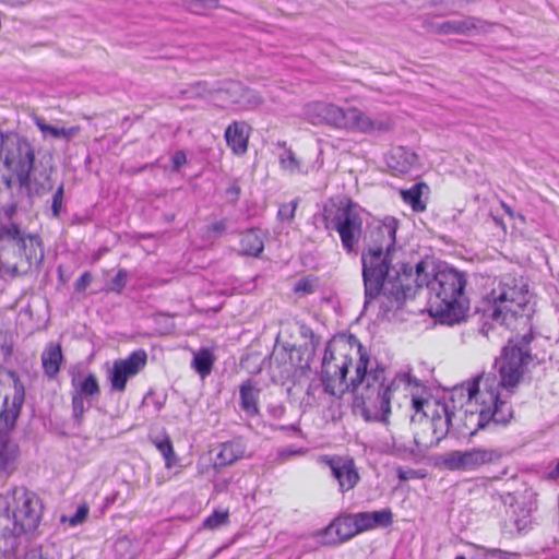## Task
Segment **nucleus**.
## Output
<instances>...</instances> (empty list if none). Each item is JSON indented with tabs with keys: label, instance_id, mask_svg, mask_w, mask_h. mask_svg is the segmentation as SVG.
Instances as JSON below:
<instances>
[{
	"label": "nucleus",
	"instance_id": "412c9836",
	"mask_svg": "<svg viewBox=\"0 0 559 559\" xmlns=\"http://www.w3.org/2000/svg\"><path fill=\"white\" fill-rule=\"evenodd\" d=\"M15 392L12 399L11 405H8V399L4 400V407L0 413V419L4 424L5 429H1L0 431H10L15 427L16 419L20 416L23 403L25 391L22 384L15 383L14 385Z\"/></svg>",
	"mask_w": 559,
	"mask_h": 559
},
{
	"label": "nucleus",
	"instance_id": "393cba45",
	"mask_svg": "<svg viewBox=\"0 0 559 559\" xmlns=\"http://www.w3.org/2000/svg\"><path fill=\"white\" fill-rule=\"evenodd\" d=\"M63 360L61 346L59 344L49 343L41 354V365L45 374L49 379H53L59 370Z\"/></svg>",
	"mask_w": 559,
	"mask_h": 559
},
{
	"label": "nucleus",
	"instance_id": "423d86ee",
	"mask_svg": "<svg viewBox=\"0 0 559 559\" xmlns=\"http://www.w3.org/2000/svg\"><path fill=\"white\" fill-rule=\"evenodd\" d=\"M43 510L39 496L25 487H15L1 493V534L4 537H19L35 532L40 523Z\"/></svg>",
	"mask_w": 559,
	"mask_h": 559
},
{
	"label": "nucleus",
	"instance_id": "4468645a",
	"mask_svg": "<svg viewBox=\"0 0 559 559\" xmlns=\"http://www.w3.org/2000/svg\"><path fill=\"white\" fill-rule=\"evenodd\" d=\"M146 360L147 355L143 349L133 352L126 359L116 360L109 373L111 389L123 392L128 379L138 374L145 367Z\"/></svg>",
	"mask_w": 559,
	"mask_h": 559
},
{
	"label": "nucleus",
	"instance_id": "6e6552de",
	"mask_svg": "<svg viewBox=\"0 0 559 559\" xmlns=\"http://www.w3.org/2000/svg\"><path fill=\"white\" fill-rule=\"evenodd\" d=\"M533 340L531 333H526L514 340H510L504 346L502 356L497 359L500 380L496 378V392L499 388L515 386L524 374V367L532 361L530 344Z\"/></svg>",
	"mask_w": 559,
	"mask_h": 559
},
{
	"label": "nucleus",
	"instance_id": "2eb2a0df",
	"mask_svg": "<svg viewBox=\"0 0 559 559\" xmlns=\"http://www.w3.org/2000/svg\"><path fill=\"white\" fill-rule=\"evenodd\" d=\"M225 94V99L236 105L240 110H251L262 104L261 96L253 90L246 87L240 82L230 81L218 90Z\"/></svg>",
	"mask_w": 559,
	"mask_h": 559
},
{
	"label": "nucleus",
	"instance_id": "f8f14e48",
	"mask_svg": "<svg viewBox=\"0 0 559 559\" xmlns=\"http://www.w3.org/2000/svg\"><path fill=\"white\" fill-rule=\"evenodd\" d=\"M502 452L493 448H473L466 451H452L443 457V465L449 471L472 472L484 465L500 462Z\"/></svg>",
	"mask_w": 559,
	"mask_h": 559
},
{
	"label": "nucleus",
	"instance_id": "f3484780",
	"mask_svg": "<svg viewBox=\"0 0 559 559\" xmlns=\"http://www.w3.org/2000/svg\"><path fill=\"white\" fill-rule=\"evenodd\" d=\"M52 171V167L37 169L34 166L33 170L29 173V181L27 185L23 187L14 186V189H16L20 194H25L27 198H31L33 193L45 194L53 188L51 179Z\"/></svg>",
	"mask_w": 559,
	"mask_h": 559
},
{
	"label": "nucleus",
	"instance_id": "0eeeda50",
	"mask_svg": "<svg viewBox=\"0 0 559 559\" xmlns=\"http://www.w3.org/2000/svg\"><path fill=\"white\" fill-rule=\"evenodd\" d=\"M485 313L493 322L509 326L522 317L528 304L527 286L521 278L502 276L486 296Z\"/></svg>",
	"mask_w": 559,
	"mask_h": 559
},
{
	"label": "nucleus",
	"instance_id": "f704fd0d",
	"mask_svg": "<svg viewBox=\"0 0 559 559\" xmlns=\"http://www.w3.org/2000/svg\"><path fill=\"white\" fill-rule=\"evenodd\" d=\"M297 330L300 336L305 340L302 344L305 346L304 354L309 357H313L317 347L320 344V337L317 336L313 330L305 323H297Z\"/></svg>",
	"mask_w": 559,
	"mask_h": 559
},
{
	"label": "nucleus",
	"instance_id": "39448f33",
	"mask_svg": "<svg viewBox=\"0 0 559 559\" xmlns=\"http://www.w3.org/2000/svg\"><path fill=\"white\" fill-rule=\"evenodd\" d=\"M43 260L44 248L38 235L21 227L4 226L0 233V271L4 275H26L37 271Z\"/></svg>",
	"mask_w": 559,
	"mask_h": 559
},
{
	"label": "nucleus",
	"instance_id": "603ef678",
	"mask_svg": "<svg viewBox=\"0 0 559 559\" xmlns=\"http://www.w3.org/2000/svg\"><path fill=\"white\" fill-rule=\"evenodd\" d=\"M186 155L182 152H177L173 157L174 166L176 169L180 168L186 163Z\"/></svg>",
	"mask_w": 559,
	"mask_h": 559
},
{
	"label": "nucleus",
	"instance_id": "72a5a7b5",
	"mask_svg": "<svg viewBox=\"0 0 559 559\" xmlns=\"http://www.w3.org/2000/svg\"><path fill=\"white\" fill-rule=\"evenodd\" d=\"M35 124L45 135H50L55 139L63 138L66 140H69L79 131V128L76 127L66 129L50 126L46 123L44 119L38 117L35 118Z\"/></svg>",
	"mask_w": 559,
	"mask_h": 559
},
{
	"label": "nucleus",
	"instance_id": "c03bdc74",
	"mask_svg": "<svg viewBox=\"0 0 559 559\" xmlns=\"http://www.w3.org/2000/svg\"><path fill=\"white\" fill-rule=\"evenodd\" d=\"M358 534L365 531L372 530L369 518V512L352 513Z\"/></svg>",
	"mask_w": 559,
	"mask_h": 559
},
{
	"label": "nucleus",
	"instance_id": "6ab92c4d",
	"mask_svg": "<svg viewBox=\"0 0 559 559\" xmlns=\"http://www.w3.org/2000/svg\"><path fill=\"white\" fill-rule=\"evenodd\" d=\"M386 164L393 171L404 175L418 166V156L405 146H396L391 150Z\"/></svg>",
	"mask_w": 559,
	"mask_h": 559
},
{
	"label": "nucleus",
	"instance_id": "20e7f679",
	"mask_svg": "<svg viewBox=\"0 0 559 559\" xmlns=\"http://www.w3.org/2000/svg\"><path fill=\"white\" fill-rule=\"evenodd\" d=\"M427 264L419 262L413 271L415 294L424 285L429 292L431 314L441 323L454 325L462 322L468 310L464 297L466 280L464 274L449 266L427 272Z\"/></svg>",
	"mask_w": 559,
	"mask_h": 559
},
{
	"label": "nucleus",
	"instance_id": "3c124183",
	"mask_svg": "<svg viewBox=\"0 0 559 559\" xmlns=\"http://www.w3.org/2000/svg\"><path fill=\"white\" fill-rule=\"evenodd\" d=\"M294 290L296 293L310 294L313 290V285L311 281L307 278H301L296 283Z\"/></svg>",
	"mask_w": 559,
	"mask_h": 559
},
{
	"label": "nucleus",
	"instance_id": "5fc2aeb1",
	"mask_svg": "<svg viewBox=\"0 0 559 559\" xmlns=\"http://www.w3.org/2000/svg\"><path fill=\"white\" fill-rule=\"evenodd\" d=\"M392 445L393 448H395L397 451H405L406 450V447H402L397 443L396 439L394 436H392Z\"/></svg>",
	"mask_w": 559,
	"mask_h": 559
},
{
	"label": "nucleus",
	"instance_id": "49530a36",
	"mask_svg": "<svg viewBox=\"0 0 559 559\" xmlns=\"http://www.w3.org/2000/svg\"><path fill=\"white\" fill-rule=\"evenodd\" d=\"M215 5V0H193L189 5V10L195 14H202L205 9H210Z\"/></svg>",
	"mask_w": 559,
	"mask_h": 559
},
{
	"label": "nucleus",
	"instance_id": "9b49d317",
	"mask_svg": "<svg viewBox=\"0 0 559 559\" xmlns=\"http://www.w3.org/2000/svg\"><path fill=\"white\" fill-rule=\"evenodd\" d=\"M355 107L346 109L325 102H311L304 106L302 117L313 126H329L334 129L350 130L352 111Z\"/></svg>",
	"mask_w": 559,
	"mask_h": 559
},
{
	"label": "nucleus",
	"instance_id": "37998d69",
	"mask_svg": "<svg viewBox=\"0 0 559 559\" xmlns=\"http://www.w3.org/2000/svg\"><path fill=\"white\" fill-rule=\"evenodd\" d=\"M64 186L60 183L51 199V212L53 217H59L63 203Z\"/></svg>",
	"mask_w": 559,
	"mask_h": 559
},
{
	"label": "nucleus",
	"instance_id": "b1692460",
	"mask_svg": "<svg viewBox=\"0 0 559 559\" xmlns=\"http://www.w3.org/2000/svg\"><path fill=\"white\" fill-rule=\"evenodd\" d=\"M479 20L476 17H466L457 21H445L442 23L431 24L430 31L436 34H468L477 28Z\"/></svg>",
	"mask_w": 559,
	"mask_h": 559
},
{
	"label": "nucleus",
	"instance_id": "79ce46f5",
	"mask_svg": "<svg viewBox=\"0 0 559 559\" xmlns=\"http://www.w3.org/2000/svg\"><path fill=\"white\" fill-rule=\"evenodd\" d=\"M227 521L228 511H215L213 514L205 519L203 525L206 528L214 530L227 523Z\"/></svg>",
	"mask_w": 559,
	"mask_h": 559
},
{
	"label": "nucleus",
	"instance_id": "8fccbe9b",
	"mask_svg": "<svg viewBox=\"0 0 559 559\" xmlns=\"http://www.w3.org/2000/svg\"><path fill=\"white\" fill-rule=\"evenodd\" d=\"M241 189L238 185L234 183L229 186L225 191L227 202L235 204L238 201Z\"/></svg>",
	"mask_w": 559,
	"mask_h": 559
},
{
	"label": "nucleus",
	"instance_id": "4c0bfd02",
	"mask_svg": "<svg viewBox=\"0 0 559 559\" xmlns=\"http://www.w3.org/2000/svg\"><path fill=\"white\" fill-rule=\"evenodd\" d=\"M372 530L376 527H388L393 522V513L390 509L369 512Z\"/></svg>",
	"mask_w": 559,
	"mask_h": 559
},
{
	"label": "nucleus",
	"instance_id": "ea45409f",
	"mask_svg": "<svg viewBox=\"0 0 559 559\" xmlns=\"http://www.w3.org/2000/svg\"><path fill=\"white\" fill-rule=\"evenodd\" d=\"M88 506L83 503L81 506L78 507L75 513L69 518H67L66 515H63L61 518V521L62 522H69V524L71 526H76V525H80L82 523H84L87 519V515H88Z\"/></svg>",
	"mask_w": 559,
	"mask_h": 559
},
{
	"label": "nucleus",
	"instance_id": "f03ea898",
	"mask_svg": "<svg viewBox=\"0 0 559 559\" xmlns=\"http://www.w3.org/2000/svg\"><path fill=\"white\" fill-rule=\"evenodd\" d=\"M359 345V359L356 362L355 376L347 379L348 369L353 364L348 346H343L336 352L331 346L325 347L322 359V383L325 392L334 396H342L352 391L354 408L359 412L366 421H381L386 424L391 415V400L397 389V382L409 381V376H397L390 382H385L383 368L368 369L370 359L366 353H361Z\"/></svg>",
	"mask_w": 559,
	"mask_h": 559
},
{
	"label": "nucleus",
	"instance_id": "de8ad7c7",
	"mask_svg": "<svg viewBox=\"0 0 559 559\" xmlns=\"http://www.w3.org/2000/svg\"><path fill=\"white\" fill-rule=\"evenodd\" d=\"M413 408L416 411V413L423 412L426 417H428L427 409L433 408V404H430L427 400L420 399V397H413L412 399Z\"/></svg>",
	"mask_w": 559,
	"mask_h": 559
},
{
	"label": "nucleus",
	"instance_id": "ddd939ff",
	"mask_svg": "<svg viewBox=\"0 0 559 559\" xmlns=\"http://www.w3.org/2000/svg\"><path fill=\"white\" fill-rule=\"evenodd\" d=\"M452 413L448 404L435 403L431 409V417H426L423 423L424 428L432 432L431 438H424L419 433L414 436V442L417 447L429 448L437 445L449 432Z\"/></svg>",
	"mask_w": 559,
	"mask_h": 559
},
{
	"label": "nucleus",
	"instance_id": "4be33fe9",
	"mask_svg": "<svg viewBox=\"0 0 559 559\" xmlns=\"http://www.w3.org/2000/svg\"><path fill=\"white\" fill-rule=\"evenodd\" d=\"M261 390L252 380H247L239 388L240 407L250 417L259 415V396Z\"/></svg>",
	"mask_w": 559,
	"mask_h": 559
},
{
	"label": "nucleus",
	"instance_id": "a18cd8bd",
	"mask_svg": "<svg viewBox=\"0 0 559 559\" xmlns=\"http://www.w3.org/2000/svg\"><path fill=\"white\" fill-rule=\"evenodd\" d=\"M296 207H297V202L296 201H292L289 203L282 204L280 206L277 215L283 221L284 219L285 221H292L294 218V216H295Z\"/></svg>",
	"mask_w": 559,
	"mask_h": 559
},
{
	"label": "nucleus",
	"instance_id": "e433bc0d",
	"mask_svg": "<svg viewBox=\"0 0 559 559\" xmlns=\"http://www.w3.org/2000/svg\"><path fill=\"white\" fill-rule=\"evenodd\" d=\"M156 449L162 453L165 459L166 466L169 468L176 461V454L174 451L173 442L168 436L164 438H155L152 440Z\"/></svg>",
	"mask_w": 559,
	"mask_h": 559
},
{
	"label": "nucleus",
	"instance_id": "f257e3e1",
	"mask_svg": "<svg viewBox=\"0 0 559 559\" xmlns=\"http://www.w3.org/2000/svg\"><path fill=\"white\" fill-rule=\"evenodd\" d=\"M397 224L394 217H385L368 225L362 238L365 306L378 299L380 314L388 320L415 297L413 266L393 263Z\"/></svg>",
	"mask_w": 559,
	"mask_h": 559
},
{
	"label": "nucleus",
	"instance_id": "58836bf2",
	"mask_svg": "<svg viewBox=\"0 0 559 559\" xmlns=\"http://www.w3.org/2000/svg\"><path fill=\"white\" fill-rule=\"evenodd\" d=\"M128 282V272L120 269L117 274L109 281L108 290L120 294L126 287Z\"/></svg>",
	"mask_w": 559,
	"mask_h": 559
},
{
	"label": "nucleus",
	"instance_id": "7c9ffc66",
	"mask_svg": "<svg viewBox=\"0 0 559 559\" xmlns=\"http://www.w3.org/2000/svg\"><path fill=\"white\" fill-rule=\"evenodd\" d=\"M245 450L238 442H226L221 445L215 459V466H227L243 456Z\"/></svg>",
	"mask_w": 559,
	"mask_h": 559
},
{
	"label": "nucleus",
	"instance_id": "a211bd4d",
	"mask_svg": "<svg viewBox=\"0 0 559 559\" xmlns=\"http://www.w3.org/2000/svg\"><path fill=\"white\" fill-rule=\"evenodd\" d=\"M19 457V445L11 439L8 431H0V478L10 476Z\"/></svg>",
	"mask_w": 559,
	"mask_h": 559
},
{
	"label": "nucleus",
	"instance_id": "bb28decb",
	"mask_svg": "<svg viewBox=\"0 0 559 559\" xmlns=\"http://www.w3.org/2000/svg\"><path fill=\"white\" fill-rule=\"evenodd\" d=\"M73 393L80 396L86 397V400H93L100 393L98 380L94 373H88L84 379L81 376L74 374L71 379Z\"/></svg>",
	"mask_w": 559,
	"mask_h": 559
},
{
	"label": "nucleus",
	"instance_id": "a878e982",
	"mask_svg": "<svg viewBox=\"0 0 559 559\" xmlns=\"http://www.w3.org/2000/svg\"><path fill=\"white\" fill-rule=\"evenodd\" d=\"M335 534L337 536L336 543H343L350 539L358 534L352 514H346L335 519L326 528L325 534Z\"/></svg>",
	"mask_w": 559,
	"mask_h": 559
},
{
	"label": "nucleus",
	"instance_id": "6e6d98bb",
	"mask_svg": "<svg viewBox=\"0 0 559 559\" xmlns=\"http://www.w3.org/2000/svg\"><path fill=\"white\" fill-rule=\"evenodd\" d=\"M550 476L552 478H557L559 477V462L557 463L556 467L554 468V471L550 473Z\"/></svg>",
	"mask_w": 559,
	"mask_h": 559
},
{
	"label": "nucleus",
	"instance_id": "c756f323",
	"mask_svg": "<svg viewBox=\"0 0 559 559\" xmlns=\"http://www.w3.org/2000/svg\"><path fill=\"white\" fill-rule=\"evenodd\" d=\"M305 346L304 345H289L286 344L283 346V350L281 353H276V358L282 356V360L285 362L288 360L292 367L304 368L308 367L312 357H309L304 354Z\"/></svg>",
	"mask_w": 559,
	"mask_h": 559
},
{
	"label": "nucleus",
	"instance_id": "864d4df0",
	"mask_svg": "<svg viewBox=\"0 0 559 559\" xmlns=\"http://www.w3.org/2000/svg\"><path fill=\"white\" fill-rule=\"evenodd\" d=\"M226 227H227V223H226V221L223 219V221L212 224L211 230L216 231V233H223L226 230Z\"/></svg>",
	"mask_w": 559,
	"mask_h": 559
},
{
	"label": "nucleus",
	"instance_id": "a19ab883",
	"mask_svg": "<svg viewBox=\"0 0 559 559\" xmlns=\"http://www.w3.org/2000/svg\"><path fill=\"white\" fill-rule=\"evenodd\" d=\"M84 400H86V397L72 392V416L79 425L83 421L85 413Z\"/></svg>",
	"mask_w": 559,
	"mask_h": 559
},
{
	"label": "nucleus",
	"instance_id": "09e8293b",
	"mask_svg": "<svg viewBox=\"0 0 559 559\" xmlns=\"http://www.w3.org/2000/svg\"><path fill=\"white\" fill-rule=\"evenodd\" d=\"M92 283V274L90 272H84L74 283V288L76 292H83L86 287Z\"/></svg>",
	"mask_w": 559,
	"mask_h": 559
},
{
	"label": "nucleus",
	"instance_id": "5701e85b",
	"mask_svg": "<svg viewBox=\"0 0 559 559\" xmlns=\"http://www.w3.org/2000/svg\"><path fill=\"white\" fill-rule=\"evenodd\" d=\"M248 126L245 122H233L225 130L227 145L235 154H243L248 148Z\"/></svg>",
	"mask_w": 559,
	"mask_h": 559
},
{
	"label": "nucleus",
	"instance_id": "1a4fd4ad",
	"mask_svg": "<svg viewBox=\"0 0 559 559\" xmlns=\"http://www.w3.org/2000/svg\"><path fill=\"white\" fill-rule=\"evenodd\" d=\"M533 340L531 333H526L514 340H510L504 346L502 356L497 359L500 380L496 378V392L499 388L515 386L524 374V367L532 361L530 344Z\"/></svg>",
	"mask_w": 559,
	"mask_h": 559
},
{
	"label": "nucleus",
	"instance_id": "2f4dec72",
	"mask_svg": "<svg viewBox=\"0 0 559 559\" xmlns=\"http://www.w3.org/2000/svg\"><path fill=\"white\" fill-rule=\"evenodd\" d=\"M214 361L213 353L209 348H201L193 355L192 368L201 378H205L211 373Z\"/></svg>",
	"mask_w": 559,
	"mask_h": 559
},
{
	"label": "nucleus",
	"instance_id": "aec40b11",
	"mask_svg": "<svg viewBox=\"0 0 559 559\" xmlns=\"http://www.w3.org/2000/svg\"><path fill=\"white\" fill-rule=\"evenodd\" d=\"M352 124L350 130L359 131L362 133H371L374 131L378 132H388L392 129L393 122L391 119H382L377 118L372 119L365 115L361 110L355 107L354 111H352Z\"/></svg>",
	"mask_w": 559,
	"mask_h": 559
},
{
	"label": "nucleus",
	"instance_id": "dca6fc26",
	"mask_svg": "<svg viewBox=\"0 0 559 559\" xmlns=\"http://www.w3.org/2000/svg\"><path fill=\"white\" fill-rule=\"evenodd\" d=\"M333 477L338 483L341 492H347L360 480L359 473L353 459L335 456L326 461Z\"/></svg>",
	"mask_w": 559,
	"mask_h": 559
},
{
	"label": "nucleus",
	"instance_id": "7ed1b4c3",
	"mask_svg": "<svg viewBox=\"0 0 559 559\" xmlns=\"http://www.w3.org/2000/svg\"><path fill=\"white\" fill-rule=\"evenodd\" d=\"M496 376L480 374L453 388L452 400L465 399V408L461 418L464 433L474 436L483 429L507 426L513 412L507 402L496 392Z\"/></svg>",
	"mask_w": 559,
	"mask_h": 559
},
{
	"label": "nucleus",
	"instance_id": "9d476101",
	"mask_svg": "<svg viewBox=\"0 0 559 559\" xmlns=\"http://www.w3.org/2000/svg\"><path fill=\"white\" fill-rule=\"evenodd\" d=\"M324 219L326 228L337 231L346 253L357 252L364 231L359 206L348 201L346 204L338 206L334 213L325 214Z\"/></svg>",
	"mask_w": 559,
	"mask_h": 559
},
{
	"label": "nucleus",
	"instance_id": "bf43d9fd",
	"mask_svg": "<svg viewBox=\"0 0 559 559\" xmlns=\"http://www.w3.org/2000/svg\"><path fill=\"white\" fill-rule=\"evenodd\" d=\"M455 559H465V557H463V556H459V557H456Z\"/></svg>",
	"mask_w": 559,
	"mask_h": 559
},
{
	"label": "nucleus",
	"instance_id": "cd10ccee",
	"mask_svg": "<svg viewBox=\"0 0 559 559\" xmlns=\"http://www.w3.org/2000/svg\"><path fill=\"white\" fill-rule=\"evenodd\" d=\"M9 194L10 197V203L3 205L1 207V215H0V233H3V228L4 226H8V225H12L13 227H20L15 222H14V216L16 214V211H17V205L20 204V202L24 199V198H27L25 194H20L19 191L16 189H13L12 191H2L1 194H0V198L2 197V194Z\"/></svg>",
	"mask_w": 559,
	"mask_h": 559
},
{
	"label": "nucleus",
	"instance_id": "c9c22d12",
	"mask_svg": "<svg viewBox=\"0 0 559 559\" xmlns=\"http://www.w3.org/2000/svg\"><path fill=\"white\" fill-rule=\"evenodd\" d=\"M280 164L284 170L290 174H307L308 169H304L301 162L296 157L295 153L288 148L280 156Z\"/></svg>",
	"mask_w": 559,
	"mask_h": 559
},
{
	"label": "nucleus",
	"instance_id": "4d7b16f0",
	"mask_svg": "<svg viewBox=\"0 0 559 559\" xmlns=\"http://www.w3.org/2000/svg\"><path fill=\"white\" fill-rule=\"evenodd\" d=\"M502 207L506 211V213L510 216H513V212L509 205H507L504 202H502Z\"/></svg>",
	"mask_w": 559,
	"mask_h": 559
},
{
	"label": "nucleus",
	"instance_id": "13d9d810",
	"mask_svg": "<svg viewBox=\"0 0 559 559\" xmlns=\"http://www.w3.org/2000/svg\"><path fill=\"white\" fill-rule=\"evenodd\" d=\"M483 335L487 336L488 335V330L486 328V324H484V326L480 329L479 331Z\"/></svg>",
	"mask_w": 559,
	"mask_h": 559
},
{
	"label": "nucleus",
	"instance_id": "473e14b6",
	"mask_svg": "<svg viewBox=\"0 0 559 559\" xmlns=\"http://www.w3.org/2000/svg\"><path fill=\"white\" fill-rule=\"evenodd\" d=\"M423 188H427V186L424 182H418L407 190H401L403 201L409 204L415 212L426 210V204L421 200Z\"/></svg>",
	"mask_w": 559,
	"mask_h": 559
},
{
	"label": "nucleus",
	"instance_id": "c85d7f7f",
	"mask_svg": "<svg viewBox=\"0 0 559 559\" xmlns=\"http://www.w3.org/2000/svg\"><path fill=\"white\" fill-rule=\"evenodd\" d=\"M264 249V239L260 230L250 229L240 239V253L242 255L259 257Z\"/></svg>",
	"mask_w": 559,
	"mask_h": 559
}]
</instances>
